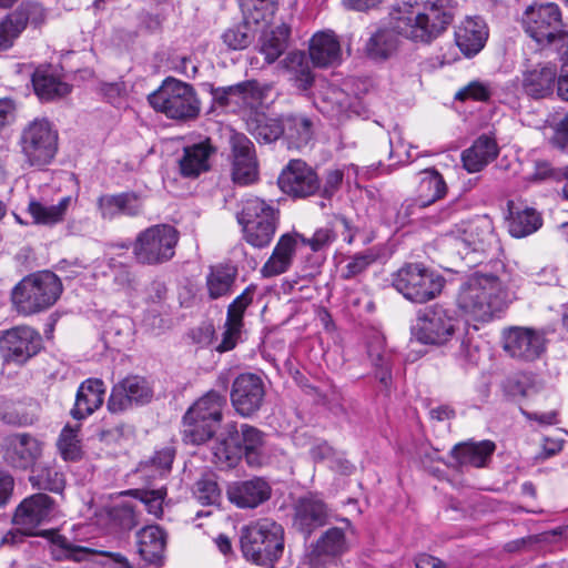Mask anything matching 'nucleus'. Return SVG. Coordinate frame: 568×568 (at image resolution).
I'll list each match as a JSON object with an SVG mask.
<instances>
[{"label":"nucleus","instance_id":"nucleus-25","mask_svg":"<svg viewBox=\"0 0 568 568\" xmlns=\"http://www.w3.org/2000/svg\"><path fill=\"white\" fill-rule=\"evenodd\" d=\"M229 500L240 508H255L271 497V487L262 478L235 481L227 486Z\"/></svg>","mask_w":568,"mask_h":568},{"label":"nucleus","instance_id":"nucleus-4","mask_svg":"<svg viewBox=\"0 0 568 568\" xmlns=\"http://www.w3.org/2000/svg\"><path fill=\"white\" fill-rule=\"evenodd\" d=\"M150 105L172 120L189 121L197 118L201 103L194 88L174 78L165 79L148 97Z\"/></svg>","mask_w":568,"mask_h":568},{"label":"nucleus","instance_id":"nucleus-26","mask_svg":"<svg viewBox=\"0 0 568 568\" xmlns=\"http://www.w3.org/2000/svg\"><path fill=\"white\" fill-rule=\"evenodd\" d=\"M488 39V28L478 17L465 19L455 31V41L465 57H474L483 50Z\"/></svg>","mask_w":568,"mask_h":568},{"label":"nucleus","instance_id":"nucleus-41","mask_svg":"<svg viewBox=\"0 0 568 568\" xmlns=\"http://www.w3.org/2000/svg\"><path fill=\"white\" fill-rule=\"evenodd\" d=\"M98 204L104 219H113L121 214L135 215L141 211V203L134 194L103 195Z\"/></svg>","mask_w":568,"mask_h":568},{"label":"nucleus","instance_id":"nucleus-17","mask_svg":"<svg viewBox=\"0 0 568 568\" xmlns=\"http://www.w3.org/2000/svg\"><path fill=\"white\" fill-rule=\"evenodd\" d=\"M504 348L513 357L534 361L546 351L545 334L528 327H511L504 334Z\"/></svg>","mask_w":568,"mask_h":568},{"label":"nucleus","instance_id":"nucleus-22","mask_svg":"<svg viewBox=\"0 0 568 568\" xmlns=\"http://www.w3.org/2000/svg\"><path fill=\"white\" fill-rule=\"evenodd\" d=\"M457 240L464 246L465 253H486L497 245L493 223L486 216L465 223L457 231Z\"/></svg>","mask_w":568,"mask_h":568},{"label":"nucleus","instance_id":"nucleus-18","mask_svg":"<svg viewBox=\"0 0 568 568\" xmlns=\"http://www.w3.org/2000/svg\"><path fill=\"white\" fill-rule=\"evenodd\" d=\"M55 514L54 501L45 494H34L21 501L16 509L13 521L24 534L37 535L34 529L51 520Z\"/></svg>","mask_w":568,"mask_h":568},{"label":"nucleus","instance_id":"nucleus-64","mask_svg":"<svg viewBox=\"0 0 568 568\" xmlns=\"http://www.w3.org/2000/svg\"><path fill=\"white\" fill-rule=\"evenodd\" d=\"M13 485V477L9 473L0 469V506L7 504L9 500Z\"/></svg>","mask_w":568,"mask_h":568},{"label":"nucleus","instance_id":"nucleus-53","mask_svg":"<svg viewBox=\"0 0 568 568\" xmlns=\"http://www.w3.org/2000/svg\"><path fill=\"white\" fill-rule=\"evenodd\" d=\"M129 494L140 499L146 507L149 514L154 517H161L163 513V500L166 495L164 489H154V490H132Z\"/></svg>","mask_w":568,"mask_h":568},{"label":"nucleus","instance_id":"nucleus-55","mask_svg":"<svg viewBox=\"0 0 568 568\" xmlns=\"http://www.w3.org/2000/svg\"><path fill=\"white\" fill-rule=\"evenodd\" d=\"M254 292L255 287L251 285L246 287L245 291L233 301V303L229 306L226 321L242 326L244 312L252 303Z\"/></svg>","mask_w":568,"mask_h":568},{"label":"nucleus","instance_id":"nucleus-37","mask_svg":"<svg viewBox=\"0 0 568 568\" xmlns=\"http://www.w3.org/2000/svg\"><path fill=\"white\" fill-rule=\"evenodd\" d=\"M214 149L209 143H199L184 149L180 160V170L183 176L196 178L210 169L209 159Z\"/></svg>","mask_w":568,"mask_h":568},{"label":"nucleus","instance_id":"nucleus-21","mask_svg":"<svg viewBox=\"0 0 568 568\" xmlns=\"http://www.w3.org/2000/svg\"><path fill=\"white\" fill-rule=\"evenodd\" d=\"M278 184L285 193L301 197L312 195L320 187L316 173L301 160H292L287 164L280 175Z\"/></svg>","mask_w":568,"mask_h":568},{"label":"nucleus","instance_id":"nucleus-3","mask_svg":"<svg viewBox=\"0 0 568 568\" xmlns=\"http://www.w3.org/2000/svg\"><path fill=\"white\" fill-rule=\"evenodd\" d=\"M263 435L255 427L242 425L239 430L234 424H227L221 440L214 448V462L221 468H232L245 456L250 465H260Z\"/></svg>","mask_w":568,"mask_h":568},{"label":"nucleus","instance_id":"nucleus-56","mask_svg":"<svg viewBox=\"0 0 568 568\" xmlns=\"http://www.w3.org/2000/svg\"><path fill=\"white\" fill-rule=\"evenodd\" d=\"M241 83L214 91L215 101L222 106L244 108L243 91Z\"/></svg>","mask_w":568,"mask_h":568},{"label":"nucleus","instance_id":"nucleus-36","mask_svg":"<svg viewBox=\"0 0 568 568\" xmlns=\"http://www.w3.org/2000/svg\"><path fill=\"white\" fill-rule=\"evenodd\" d=\"M288 37L290 27L285 23L263 31L258 42V51L264 55L267 63L275 62L284 53Z\"/></svg>","mask_w":568,"mask_h":568},{"label":"nucleus","instance_id":"nucleus-42","mask_svg":"<svg viewBox=\"0 0 568 568\" xmlns=\"http://www.w3.org/2000/svg\"><path fill=\"white\" fill-rule=\"evenodd\" d=\"M237 276V270L230 264L212 266L206 276L209 296L213 300L227 295Z\"/></svg>","mask_w":568,"mask_h":568},{"label":"nucleus","instance_id":"nucleus-16","mask_svg":"<svg viewBox=\"0 0 568 568\" xmlns=\"http://www.w3.org/2000/svg\"><path fill=\"white\" fill-rule=\"evenodd\" d=\"M265 396L262 378L255 374H241L232 385V405L242 416H251L257 412Z\"/></svg>","mask_w":568,"mask_h":568},{"label":"nucleus","instance_id":"nucleus-7","mask_svg":"<svg viewBox=\"0 0 568 568\" xmlns=\"http://www.w3.org/2000/svg\"><path fill=\"white\" fill-rule=\"evenodd\" d=\"M526 32L541 45H554L568 59V32L561 30V12L555 3L534 4L525 12Z\"/></svg>","mask_w":568,"mask_h":568},{"label":"nucleus","instance_id":"nucleus-27","mask_svg":"<svg viewBox=\"0 0 568 568\" xmlns=\"http://www.w3.org/2000/svg\"><path fill=\"white\" fill-rule=\"evenodd\" d=\"M556 80L558 81L555 64L537 63L523 72L521 85L528 95L538 99L552 93Z\"/></svg>","mask_w":568,"mask_h":568},{"label":"nucleus","instance_id":"nucleus-46","mask_svg":"<svg viewBox=\"0 0 568 568\" xmlns=\"http://www.w3.org/2000/svg\"><path fill=\"white\" fill-rule=\"evenodd\" d=\"M282 63L297 88L306 90L312 85L314 77L303 52H291Z\"/></svg>","mask_w":568,"mask_h":568},{"label":"nucleus","instance_id":"nucleus-33","mask_svg":"<svg viewBox=\"0 0 568 568\" xmlns=\"http://www.w3.org/2000/svg\"><path fill=\"white\" fill-rule=\"evenodd\" d=\"M499 153L496 141L487 135L479 136L470 148L462 154L464 168L469 173L481 171L488 163L494 161Z\"/></svg>","mask_w":568,"mask_h":568},{"label":"nucleus","instance_id":"nucleus-6","mask_svg":"<svg viewBox=\"0 0 568 568\" xmlns=\"http://www.w3.org/2000/svg\"><path fill=\"white\" fill-rule=\"evenodd\" d=\"M61 292L57 275L44 271L22 278L12 290L11 300L19 313L30 315L52 306Z\"/></svg>","mask_w":568,"mask_h":568},{"label":"nucleus","instance_id":"nucleus-62","mask_svg":"<svg viewBox=\"0 0 568 568\" xmlns=\"http://www.w3.org/2000/svg\"><path fill=\"white\" fill-rule=\"evenodd\" d=\"M333 240V234L328 229H321L315 232L312 239L307 240L304 237L302 244H307L313 251H318Z\"/></svg>","mask_w":568,"mask_h":568},{"label":"nucleus","instance_id":"nucleus-58","mask_svg":"<svg viewBox=\"0 0 568 568\" xmlns=\"http://www.w3.org/2000/svg\"><path fill=\"white\" fill-rule=\"evenodd\" d=\"M241 328L242 326L226 321L225 331L221 343L216 346V351L223 353L233 349L240 337Z\"/></svg>","mask_w":568,"mask_h":568},{"label":"nucleus","instance_id":"nucleus-63","mask_svg":"<svg viewBox=\"0 0 568 568\" xmlns=\"http://www.w3.org/2000/svg\"><path fill=\"white\" fill-rule=\"evenodd\" d=\"M343 181V172L339 170H331L327 172L323 186V194L331 196L341 185Z\"/></svg>","mask_w":568,"mask_h":568},{"label":"nucleus","instance_id":"nucleus-28","mask_svg":"<svg viewBox=\"0 0 568 568\" xmlns=\"http://www.w3.org/2000/svg\"><path fill=\"white\" fill-rule=\"evenodd\" d=\"M43 443L29 434H17L9 439L8 459L17 468L28 469L41 457Z\"/></svg>","mask_w":568,"mask_h":568},{"label":"nucleus","instance_id":"nucleus-20","mask_svg":"<svg viewBox=\"0 0 568 568\" xmlns=\"http://www.w3.org/2000/svg\"><path fill=\"white\" fill-rule=\"evenodd\" d=\"M231 149L233 181L243 185L256 181L258 166L252 141L243 134H234Z\"/></svg>","mask_w":568,"mask_h":568},{"label":"nucleus","instance_id":"nucleus-43","mask_svg":"<svg viewBox=\"0 0 568 568\" xmlns=\"http://www.w3.org/2000/svg\"><path fill=\"white\" fill-rule=\"evenodd\" d=\"M315 104L321 112L329 116H339L351 106L348 94L331 84L320 91L315 98Z\"/></svg>","mask_w":568,"mask_h":568},{"label":"nucleus","instance_id":"nucleus-52","mask_svg":"<svg viewBox=\"0 0 568 568\" xmlns=\"http://www.w3.org/2000/svg\"><path fill=\"white\" fill-rule=\"evenodd\" d=\"M243 91L244 108L255 109L267 98L270 85H262L255 80L241 83Z\"/></svg>","mask_w":568,"mask_h":568},{"label":"nucleus","instance_id":"nucleus-30","mask_svg":"<svg viewBox=\"0 0 568 568\" xmlns=\"http://www.w3.org/2000/svg\"><path fill=\"white\" fill-rule=\"evenodd\" d=\"M341 526L327 529L317 540L315 551L318 555L336 557L346 552L355 535L354 527L346 518L339 520Z\"/></svg>","mask_w":568,"mask_h":568},{"label":"nucleus","instance_id":"nucleus-13","mask_svg":"<svg viewBox=\"0 0 568 568\" xmlns=\"http://www.w3.org/2000/svg\"><path fill=\"white\" fill-rule=\"evenodd\" d=\"M457 328L458 320L453 312L434 306L418 314L412 334L423 344L443 345L453 338Z\"/></svg>","mask_w":568,"mask_h":568},{"label":"nucleus","instance_id":"nucleus-47","mask_svg":"<svg viewBox=\"0 0 568 568\" xmlns=\"http://www.w3.org/2000/svg\"><path fill=\"white\" fill-rule=\"evenodd\" d=\"M244 19L254 24L268 23L277 9V0H237Z\"/></svg>","mask_w":568,"mask_h":568},{"label":"nucleus","instance_id":"nucleus-8","mask_svg":"<svg viewBox=\"0 0 568 568\" xmlns=\"http://www.w3.org/2000/svg\"><path fill=\"white\" fill-rule=\"evenodd\" d=\"M242 226L243 237L253 247L267 246L276 232L277 212L258 197H250L243 202L242 211L237 215Z\"/></svg>","mask_w":568,"mask_h":568},{"label":"nucleus","instance_id":"nucleus-61","mask_svg":"<svg viewBox=\"0 0 568 568\" xmlns=\"http://www.w3.org/2000/svg\"><path fill=\"white\" fill-rule=\"evenodd\" d=\"M13 13H21L26 19V24L29 21L39 24L44 19V11L38 3H22Z\"/></svg>","mask_w":568,"mask_h":568},{"label":"nucleus","instance_id":"nucleus-35","mask_svg":"<svg viewBox=\"0 0 568 568\" xmlns=\"http://www.w3.org/2000/svg\"><path fill=\"white\" fill-rule=\"evenodd\" d=\"M447 185L434 169H427L420 172L415 201L420 207L428 206L446 195Z\"/></svg>","mask_w":568,"mask_h":568},{"label":"nucleus","instance_id":"nucleus-57","mask_svg":"<svg viewBox=\"0 0 568 568\" xmlns=\"http://www.w3.org/2000/svg\"><path fill=\"white\" fill-rule=\"evenodd\" d=\"M194 494L202 505H215L221 499L217 484L211 479L199 480L195 485Z\"/></svg>","mask_w":568,"mask_h":568},{"label":"nucleus","instance_id":"nucleus-12","mask_svg":"<svg viewBox=\"0 0 568 568\" xmlns=\"http://www.w3.org/2000/svg\"><path fill=\"white\" fill-rule=\"evenodd\" d=\"M178 240L174 227L165 224L154 225L138 235L133 253L143 264H161L173 257Z\"/></svg>","mask_w":568,"mask_h":568},{"label":"nucleus","instance_id":"nucleus-15","mask_svg":"<svg viewBox=\"0 0 568 568\" xmlns=\"http://www.w3.org/2000/svg\"><path fill=\"white\" fill-rule=\"evenodd\" d=\"M39 535L47 537L51 542V554L55 560H72L74 562H83L91 560L94 556L100 555L109 557L119 568H133L126 557L120 552L98 551L95 549L78 546L68 538L53 530H44Z\"/></svg>","mask_w":568,"mask_h":568},{"label":"nucleus","instance_id":"nucleus-29","mask_svg":"<svg viewBox=\"0 0 568 568\" xmlns=\"http://www.w3.org/2000/svg\"><path fill=\"white\" fill-rule=\"evenodd\" d=\"M310 58L315 67L328 68L341 62V44L331 31L315 33L310 41Z\"/></svg>","mask_w":568,"mask_h":568},{"label":"nucleus","instance_id":"nucleus-51","mask_svg":"<svg viewBox=\"0 0 568 568\" xmlns=\"http://www.w3.org/2000/svg\"><path fill=\"white\" fill-rule=\"evenodd\" d=\"M24 28L26 19L21 13H12L7 19L0 21V50L10 48Z\"/></svg>","mask_w":568,"mask_h":568},{"label":"nucleus","instance_id":"nucleus-9","mask_svg":"<svg viewBox=\"0 0 568 568\" xmlns=\"http://www.w3.org/2000/svg\"><path fill=\"white\" fill-rule=\"evenodd\" d=\"M224 406L225 398L216 392H209L197 399L184 416V439L192 444L210 439L222 419Z\"/></svg>","mask_w":568,"mask_h":568},{"label":"nucleus","instance_id":"nucleus-23","mask_svg":"<svg viewBox=\"0 0 568 568\" xmlns=\"http://www.w3.org/2000/svg\"><path fill=\"white\" fill-rule=\"evenodd\" d=\"M300 242L304 236L298 233H285L280 236L271 256L263 264V277H273L285 273L292 265Z\"/></svg>","mask_w":568,"mask_h":568},{"label":"nucleus","instance_id":"nucleus-34","mask_svg":"<svg viewBox=\"0 0 568 568\" xmlns=\"http://www.w3.org/2000/svg\"><path fill=\"white\" fill-rule=\"evenodd\" d=\"M71 201V196H64L57 204L48 205L31 199L27 207V213L31 219L30 223L49 227L61 223L64 220Z\"/></svg>","mask_w":568,"mask_h":568},{"label":"nucleus","instance_id":"nucleus-19","mask_svg":"<svg viewBox=\"0 0 568 568\" xmlns=\"http://www.w3.org/2000/svg\"><path fill=\"white\" fill-rule=\"evenodd\" d=\"M152 389L149 383L139 376H130L113 386L108 408L112 413H120L133 405H143L151 400Z\"/></svg>","mask_w":568,"mask_h":568},{"label":"nucleus","instance_id":"nucleus-31","mask_svg":"<svg viewBox=\"0 0 568 568\" xmlns=\"http://www.w3.org/2000/svg\"><path fill=\"white\" fill-rule=\"evenodd\" d=\"M138 551L150 565H161L166 547V534L156 525L142 528L136 534Z\"/></svg>","mask_w":568,"mask_h":568},{"label":"nucleus","instance_id":"nucleus-32","mask_svg":"<svg viewBox=\"0 0 568 568\" xmlns=\"http://www.w3.org/2000/svg\"><path fill=\"white\" fill-rule=\"evenodd\" d=\"M104 394L105 387L101 379L84 381L78 389L75 404L71 410L72 416L82 419L93 414L103 404Z\"/></svg>","mask_w":568,"mask_h":568},{"label":"nucleus","instance_id":"nucleus-14","mask_svg":"<svg viewBox=\"0 0 568 568\" xmlns=\"http://www.w3.org/2000/svg\"><path fill=\"white\" fill-rule=\"evenodd\" d=\"M40 334L29 326L8 329L0 337V354L4 362L22 365L41 349Z\"/></svg>","mask_w":568,"mask_h":568},{"label":"nucleus","instance_id":"nucleus-49","mask_svg":"<svg viewBox=\"0 0 568 568\" xmlns=\"http://www.w3.org/2000/svg\"><path fill=\"white\" fill-rule=\"evenodd\" d=\"M253 22L246 21L229 28L222 36L223 42L233 50L245 49L254 39L255 31L252 26Z\"/></svg>","mask_w":568,"mask_h":568},{"label":"nucleus","instance_id":"nucleus-2","mask_svg":"<svg viewBox=\"0 0 568 568\" xmlns=\"http://www.w3.org/2000/svg\"><path fill=\"white\" fill-rule=\"evenodd\" d=\"M519 280L509 273L475 274L463 284L459 308L473 321L488 322L516 298Z\"/></svg>","mask_w":568,"mask_h":568},{"label":"nucleus","instance_id":"nucleus-45","mask_svg":"<svg viewBox=\"0 0 568 568\" xmlns=\"http://www.w3.org/2000/svg\"><path fill=\"white\" fill-rule=\"evenodd\" d=\"M80 426L67 425L62 428L57 440V447L64 462L77 463L83 459L84 450L79 437Z\"/></svg>","mask_w":568,"mask_h":568},{"label":"nucleus","instance_id":"nucleus-10","mask_svg":"<svg viewBox=\"0 0 568 568\" xmlns=\"http://www.w3.org/2000/svg\"><path fill=\"white\" fill-rule=\"evenodd\" d=\"M445 280L422 264H406L393 275L394 287L407 300L426 303L438 296Z\"/></svg>","mask_w":568,"mask_h":568},{"label":"nucleus","instance_id":"nucleus-50","mask_svg":"<svg viewBox=\"0 0 568 568\" xmlns=\"http://www.w3.org/2000/svg\"><path fill=\"white\" fill-rule=\"evenodd\" d=\"M30 480L33 486L51 491H60L64 487L63 474L51 466H41L33 470Z\"/></svg>","mask_w":568,"mask_h":568},{"label":"nucleus","instance_id":"nucleus-11","mask_svg":"<svg viewBox=\"0 0 568 568\" xmlns=\"http://www.w3.org/2000/svg\"><path fill=\"white\" fill-rule=\"evenodd\" d=\"M20 148L29 165H48L58 151V132L48 120L37 119L23 129Z\"/></svg>","mask_w":568,"mask_h":568},{"label":"nucleus","instance_id":"nucleus-48","mask_svg":"<svg viewBox=\"0 0 568 568\" xmlns=\"http://www.w3.org/2000/svg\"><path fill=\"white\" fill-rule=\"evenodd\" d=\"M285 135L291 144L300 149L307 144L312 136V123L304 116H291L284 122Z\"/></svg>","mask_w":568,"mask_h":568},{"label":"nucleus","instance_id":"nucleus-44","mask_svg":"<svg viewBox=\"0 0 568 568\" xmlns=\"http://www.w3.org/2000/svg\"><path fill=\"white\" fill-rule=\"evenodd\" d=\"M508 230L514 237H524L535 231L541 225L539 214L532 209L515 210L513 205L509 206Z\"/></svg>","mask_w":568,"mask_h":568},{"label":"nucleus","instance_id":"nucleus-1","mask_svg":"<svg viewBox=\"0 0 568 568\" xmlns=\"http://www.w3.org/2000/svg\"><path fill=\"white\" fill-rule=\"evenodd\" d=\"M452 17L433 2L399 1L390 11L393 29H379L368 40L366 52L374 59H385L397 48L398 34L415 42H430L450 23Z\"/></svg>","mask_w":568,"mask_h":568},{"label":"nucleus","instance_id":"nucleus-40","mask_svg":"<svg viewBox=\"0 0 568 568\" xmlns=\"http://www.w3.org/2000/svg\"><path fill=\"white\" fill-rule=\"evenodd\" d=\"M32 83L41 100L63 98L71 92V85L48 70L39 69L33 73Z\"/></svg>","mask_w":568,"mask_h":568},{"label":"nucleus","instance_id":"nucleus-5","mask_svg":"<svg viewBox=\"0 0 568 568\" xmlns=\"http://www.w3.org/2000/svg\"><path fill=\"white\" fill-rule=\"evenodd\" d=\"M241 547L246 559L260 566L272 565L283 554L284 530L270 519H261L242 530Z\"/></svg>","mask_w":568,"mask_h":568},{"label":"nucleus","instance_id":"nucleus-24","mask_svg":"<svg viewBox=\"0 0 568 568\" xmlns=\"http://www.w3.org/2000/svg\"><path fill=\"white\" fill-rule=\"evenodd\" d=\"M331 517V509L316 496H306L295 505L294 526L310 535L316 528L324 526Z\"/></svg>","mask_w":568,"mask_h":568},{"label":"nucleus","instance_id":"nucleus-39","mask_svg":"<svg viewBox=\"0 0 568 568\" xmlns=\"http://www.w3.org/2000/svg\"><path fill=\"white\" fill-rule=\"evenodd\" d=\"M38 406L0 396V418L7 424L28 426L38 419Z\"/></svg>","mask_w":568,"mask_h":568},{"label":"nucleus","instance_id":"nucleus-38","mask_svg":"<svg viewBox=\"0 0 568 568\" xmlns=\"http://www.w3.org/2000/svg\"><path fill=\"white\" fill-rule=\"evenodd\" d=\"M494 450L495 444L490 440L468 442L456 445L452 450V455L460 465L483 467Z\"/></svg>","mask_w":568,"mask_h":568},{"label":"nucleus","instance_id":"nucleus-60","mask_svg":"<svg viewBox=\"0 0 568 568\" xmlns=\"http://www.w3.org/2000/svg\"><path fill=\"white\" fill-rule=\"evenodd\" d=\"M489 97L488 89L479 83V82H471L466 88L460 90L456 98L459 100H466V99H474L477 101H485Z\"/></svg>","mask_w":568,"mask_h":568},{"label":"nucleus","instance_id":"nucleus-54","mask_svg":"<svg viewBox=\"0 0 568 568\" xmlns=\"http://www.w3.org/2000/svg\"><path fill=\"white\" fill-rule=\"evenodd\" d=\"M254 134L257 139L266 143L273 142L282 134H285L284 123H281L276 119H258L254 128Z\"/></svg>","mask_w":568,"mask_h":568},{"label":"nucleus","instance_id":"nucleus-59","mask_svg":"<svg viewBox=\"0 0 568 568\" xmlns=\"http://www.w3.org/2000/svg\"><path fill=\"white\" fill-rule=\"evenodd\" d=\"M375 261V256L372 253H364L355 255L345 267L344 276L351 278L362 273L369 264Z\"/></svg>","mask_w":568,"mask_h":568}]
</instances>
